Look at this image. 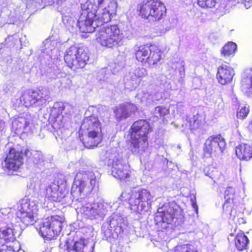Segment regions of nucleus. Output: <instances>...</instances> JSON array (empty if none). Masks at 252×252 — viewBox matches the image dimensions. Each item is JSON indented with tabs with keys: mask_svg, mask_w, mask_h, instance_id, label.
<instances>
[{
	"mask_svg": "<svg viewBox=\"0 0 252 252\" xmlns=\"http://www.w3.org/2000/svg\"><path fill=\"white\" fill-rule=\"evenodd\" d=\"M175 252H198L188 245L177 246Z\"/></svg>",
	"mask_w": 252,
	"mask_h": 252,
	"instance_id": "4c0bfd02",
	"label": "nucleus"
},
{
	"mask_svg": "<svg viewBox=\"0 0 252 252\" xmlns=\"http://www.w3.org/2000/svg\"><path fill=\"white\" fill-rule=\"evenodd\" d=\"M50 94L49 90L44 88L24 94L17 102L26 107L31 106H41L44 105L50 98Z\"/></svg>",
	"mask_w": 252,
	"mask_h": 252,
	"instance_id": "9b49d317",
	"label": "nucleus"
},
{
	"mask_svg": "<svg viewBox=\"0 0 252 252\" xmlns=\"http://www.w3.org/2000/svg\"><path fill=\"white\" fill-rule=\"evenodd\" d=\"M226 4L224 7L226 9L235 5L236 4L240 3V0H226Z\"/></svg>",
	"mask_w": 252,
	"mask_h": 252,
	"instance_id": "a19ab883",
	"label": "nucleus"
},
{
	"mask_svg": "<svg viewBox=\"0 0 252 252\" xmlns=\"http://www.w3.org/2000/svg\"><path fill=\"white\" fill-rule=\"evenodd\" d=\"M127 226V222L118 214H114L107 220L102 226V231L106 238H110L115 232L117 235L123 232Z\"/></svg>",
	"mask_w": 252,
	"mask_h": 252,
	"instance_id": "4468645a",
	"label": "nucleus"
},
{
	"mask_svg": "<svg viewBox=\"0 0 252 252\" xmlns=\"http://www.w3.org/2000/svg\"><path fill=\"white\" fill-rule=\"evenodd\" d=\"M24 154L35 164L41 163L43 161V155L40 151H32L31 152L29 150L26 149Z\"/></svg>",
	"mask_w": 252,
	"mask_h": 252,
	"instance_id": "bb28decb",
	"label": "nucleus"
},
{
	"mask_svg": "<svg viewBox=\"0 0 252 252\" xmlns=\"http://www.w3.org/2000/svg\"><path fill=\"white\" fill-rule=\"evenodd\" d=\"M126 56L124 53L120 54L117 58L116 63H117L120 68L124 66L126 62Z\"/></svg>",
	"mask_w": 252,
	"mask_h": 252,
	"instance_id": "58836bf2",
	"label": "nucleus"
},
{
	"mask_svg": "<svg viewBox=\"0 0 252 252\" xmlns=\"http://www.w3.org/2000/svg\"><path fill=\"white\" fill-rule=\"evenodd\" d=\"M249 109L246 106L241 107L237 112V117L238 119H244L249 113Z\"/></svg>",
	"mask_w": 252,
	"mask_h": 252,
	"instance_id": "c9c22d12",
	"label": "nucleus"
},
{
	"mask_svg": "<svg viewBox=\"0 0 252 252\" xmlns=\"http://www.w3.org/2000/svg\"><path fill=\"white\" fill-rule=\"evenodd\" d=\"M96 184V176L92 168L78 172L71 189L72 202L78 205L76 210L91 220L103 218L108 212L110 204L103 200L90 203L87 197Z\"/></svg>",
	"mask_w": 252,
	"mask_h": 252,
	"instance_id": "f03ea898",
	"label": "nucleus"
},
{
	"mask_svg": "<svg viewBox=\"0 0 252 252\" xmlns=\"http://www.w3.org/2000/svg\"><path fill=\"white\" fill-rule=\"evenodd\" d=\"M32 117L29 114H23L12 121V126L17 133L28 132L30 129V126L32 123Z\"/></svg>",
	"mask_w": 252,
	"mask_h": 252,
	"instance_id": "6ab92c4d",
	"label": "nucleus"
},
{
	"mask_svg": "<svg viewBox=\"0 0 252 252\" xmlns=\"http://www.w3.org/2000/svg\"><path fill=\"white\" fill-rule=\"evenodd\" d=\"M30 188H32V187H33V188H35V186L34 185L33 186V185H32V184H31L30 185Z\"/></svg>",
	"mask_w": 252,
	"mask_h": 252,
	"instance_id": "603ef678",
	"label": "nucleus"
},
{
	"mask_svg": "<svg viewBox=\"0 0 252 252\" xmlns=\"http://www.w3.org/2000/svg\"><path fill=\"white\" fill-rule=\"evenodd\" d=\"M237 49V45L232 42L226 43L221 50V54L223 56H229L235 53Z\"/></svg>",
	"mask_w": 252,
	"mask_h": 252,
	"instance_id": "c756f323",
	"label": "nucleus"
},
{
	"mask_svg": "<svg viewBox=\"0 0 252 252\" xmlns=\"http://www.w3.org/2000/svg\"><path fill=\"white\" fill-rule=\"evenodd\" d=\"M5 125L4 121L0 120V137L3 135L5 132Z\"/></svg>",
	"mask_w": 252,
	"mask_h": 252,
	"instance_id": "37998d69",
	"label": "nucleus"
},
{
	"mask_svg": "<svg viewBox=\"0 0 252 252\" xmlns=\"http://www.w3.org/2000/svg\"><path fill=\"white\" fill-rule=\"evenodd\" d=\"M126 80H128V76H126Z\"/></svg>",
	"mask_w": 252,
	"mask_h": 252,
	"instance_id": "864d4df0",
	"label": "nucleus"
},
{
	"mask_svg": "<svg viewBox=\"0 0 252 252\" xmlns=\"http://www.w3.org/2000/svg\"><path fill=\"white\" fill-rule=\"evenodd\" d=\"M192 206L196 210V212H197V206L196 202H192Z\"/></svg>",
	"mask_w": 252,
	"mask_h": 252,
	"instance_id": "3c124183",
	"label": "nucleus"
},
{
	"mask_svg": "<svg viewBox=\"0 0 252 252\" xmlns=\"http://www.w3.org/2000/svg\"><path fill=\"white\" fill-rule=\"evenodd\" d=\"M242 90L249 94H252V69L249 75L243 77L241 81Z\"/></svg>",
	"mask_w": 252,
	"mask_h": 252,
	"instance_id": "cd10ccee",
	"label": "nucleus"
},
{
	"mask_svg": "<svg viewBox=\"0 0 252 252\" xmlns=\"http://www.w3.org/2000/svg\"><path fill=\"white\" fill-rule=\"evenodd\" d=\"M240 3H243L245 7L248 9L252 5V0H240Z\"/></svg>",
	"mask_w": 252,
	"mask_h": 252,
	"instance_id": "c03bdc74",
	"label": "nucleus"
},
{
	"mask_svg": "<svg viewBox=\"0 0 252 252\" xmlns=\"http://www.w3.org/2000/svg\"><path fill=\"white\" fill-rule=\"evenodd\" d=\"M225 146V141L220 134L213 135L206 140L203 151L207 157L216 156L223 152Z\"/></svg>",
	"mask_w": 252,
	"mask_h": 252,
	"instance_id": "2eb2a0df",
	"label": "nucleus"
},
{
	"mask_svg": "<svg viewBox=\"0 0 252 252\" xmlns=\"http://www.w3.org/2000/svg\"><path fill=\"white\" fill-rule=\"evenodd\" d=\"M154 196L146 189L133 190L131 194L126 191L122 193L120 200L129 201L130 209L134 212L142 213L148 211L153 201Z\"/></svg>",
	"mask_w": 252,
	"mask_h": 252,
	"instance_id": "20e7f679",
	"label": "nucleus"
},
{
	"mask_svg": "<svg viewBox=\"0 0 252 252\" xmlns=\"http://www.w3.org/2000/svg\"><path fill=\"white\" fill-rule=\"evenodd\" d=\"M21 42V40L19 37H16L14 36H9L7 38L5 39L4 43H2L4 46H6L7 48H11L14 47L16 45L19 44Z\"/></svg>",
	"mask_w": 252,
	"mask_h": 252,
	"instance_id": "473e14b6",
	"label": "nucleus"
},
{
	"mask_svg": "<svg viewBox=\"0 0 252 252\" xmlns=\"http://www.w3.org/2000/svg\"><path fill=\"white\" fill-rule=\"evenodd\" d=\"M16 21V20L15 18H11L7 20V23L9 24H14Z\"/></svg>",
	"mask_w": 252,
	"mask_h": 252,
	"instance_id": "de8ad7c7",
	"label": "nucleus"
},
{
	"mask_svg": "<svg viewBox=\"0 0 252 252\" xmlns=\"http://www.w3.org/2000/svg\"><path fill=\"white\" fill-rule=\"evenodd\" d=\"M37 201L25 197L21 201L17 215L25 225H32L37 219Z\"/></svg>",
	"mask_w": 252,
	"mask_h": 252,
	"instance_id": "9d476101",
	"label": "nucleus"
},
{
	"mask_svg": "<svg viewBox=\"0 0 252 252\" xmlns=\"http://www.w3.org/2000/svg\"><path fill=\"white\" fill-rule=\"evenodd\" d=\"M136 59L149 65L155 64L161 58V53L155 45H135L134 47Z\"/></svg>",
	"mask_w": 252,
	"mask_h": 252,
	"instance_id": "f8f14e48",
	"label": "nucleus"
},
{
	"mask_svg": "<svg viewBox=\"0 0 252 252\" xmlns=\"http://www.w3.org/2000/svg\"><path fill=\"white\" fill-rule=\"evenodd\" d=\"M169 110L166 107L162 106H158L155 108L153 111L154 117L157 119L164 117L168 114Z\"/></svg>",
	"mask_w": 252,
	"mask_h": 252,
	"instance_id": "2f4dec72",
	"label": "nucleus"
},
{
	"mask_svg": "<svg viewBox=\"0 0 252 252\" xmlns=\"http://www.w3.org/2000/svg\"><path fill=\"white\" fill-rule=\"evenodd\" d=\"M248 128L249 130L252 133V119L249 122Z\"/></svg>",
	"mask_w": 252,
	"mask_h": 252,
	"instance_id": "09e8293b",
	"label": "nucleus"
},
{
	"mask_svg": "<svg viewBox=\"0 0 252 252\" xmlns=\"http://www.w3.org/2000/svg\"><path fill=\"white\" fill-rule=\"evenodd\" d=\"M62 20L64 24L73 26V21H71V18L69 17L67 15H65V14H63Z\"/></svg>",
	"mask_w": 252,
	"mask_h": 252,
	"instance_id": "79ce46f5",
	"label": "nucleus"
},
{
	"mask_svg": "<svg viewBox=\"0 0 252 252\" xmlns=\"http://www.w3.org/2000/svg\"><path fill=\"white\" fill-rule=\"evenodd\" d=\"M203 119V116L197 113L189 120V128L195 129L199 128L202 123Z\"/></svg>",
	"mask_w": 252,
	"mask_h": 252,
	"instance_id": "7c9ffc66",
	"label": "nucleus"
},
{
	"mask_svg": "<svg viewBox=\"0 0 252 252\" xmlns=\"http://www.w3.org/2000/svg\"><path fill=\"white\" fill-rule=\"evenodd\" d=\"M101 155L102 160L107 161L108 166L111 167L112 175L121 180H125L129 176V166L122 159V156L117 152L116 148L103 151Z\"/></svg>",
	"mask_w": 252,
	"mask_h": 252,
	"instance_id": "423d86ee",
	"label": "nucleus"
},
{
	"mask_svg": "<svg viewBox=\"0 0 252 252\" xmlns=\"http://www.w3.org/2000/svg\"><path fill=\"white\" fill-rule=\"evenodd\" d=\"M136 109V106L132 103L121 104L114 110L115 118L118 122L126 120L133 114Z\"/></svg>",
	"mask_w": 252,
	"mask_h": 252,
	"instance_id": "aec40b11",
	"label": "nucleus"
},
{
	"mask_svg": "<svg viewBox=\"0 0 252 252\" xmlns=\"http://www.w3.org/2000/svg\"><path fill=\"white\" fill-rule=\"evenodd\" d=\"M219 0H198V5L203 8H212Z\"/></svg>",
	"mask_w": 252,
	"mask_h": 252,
	"instance_id": "f704fd0d",
	"label": "nucleus"
},
{
	"mask_svg": "<svg viewBox=\"0 0 252 252\" xmlns=\"http://www.w3.org/2000/svg\"><path fill=\"white\" fill-rule=\"evenodd\" d=\"M155 221L160 228H168L169 224L179 225L183 221L181 211L175 204H165L158 209Z\"/></svg>",
	"mask_w": 252,
	"mask_h": 252,
	"instance_id": "0eeeda50",
	"label": "nucleus"
},
{
	"mask_svg": "<svg viewBox=\"0 0 252 252\" xmlns=\"http://www.w3.org/2000/svg\"><path fill=\"white\" fill-rule=\"evenodd\" d=\"M117 7L114 0H88L81 3L80 14L76 24L82 32H93L99 28L96 39L103 46L112 48L121 46L125 36L117 25L99 27L111 20Z\"/></svg>",
	"mask_w": 252,
	"mask_h": 252,
	"instance_id": "f257e3e1",
	"label": "nucleus"
},
{
	"mask_svg": "<svg viewBox=\"0 0 252 252\" xmlns=\"http://www.w3.org/2000/svg\"><path fill=\"white\" fill-rule=\"evenodd\" d=\"M180 67L179 68V70L180 73V74H182L183 73H184L185 68V62L183 61H182L179 63Z\"/></svg>",
	"mask_w": 252,
	"mask_h": 252,
	"instance_id": "a18cd8bd",
	"label": "nucleus"
},
{
	"mask_svg": "<svg viewBox=\"0 0 252 252\" xmlns=\"http://www.w3.org/2000/svg\"><path fill=\"white\" fill-rule=\"evenodd\" d=\"M58 104H54L51 108L50 121L52 123V127L55 130H58L63 127L64 125L63 116L60 113V107H58Z\"/></svg>",
	"mask_w": 252,
	"mask_h": 252,
	"instance_id": "4be33fe9",
	"label": "nucleus"
},
{
	"mask_svg": "<svg viewBox=\"0 0 252 252\" xmlns=\"http://www.w3.org/2000/svg\"><path fill=\"white\" fill-rule=\"evenodd\" d=\"M95 242L80 239L74 242L66 241L67 252H94Z\"/></svg>",
	"mask_w": 252,
	"mask_h": 252,
	"instance_id": "f3484780",
	"label": "nucleus"
},
{
	"mask_svg": "<svg viewBox=\"0 0 252 252\" xmlns=\"http://www.w3.org/2000/svg\"><path fill=\"white\" fill-rule=\"evenodd\" d=\"M68 193V190L65 188V185L60 187L55 183H52L46 188V196L49 200L60 202Z\"/></svg>",
	"mask_w": 252,
	"mask_h": 252,
	"instance_id": "a211bd4d",
	"label": "nucleus"
},
{
	"mask_svg": "<svg viewBox=\"0 0 252 252\" xmlns=\"http://www.w3.org/2000/svg\"><path fill=\"white\" fill-rule=\"evenodd\" d=\"M64 219L59 216H53L44 219L40 227V233L44 238L52 239L58 235L62 230Z\"/></svg>",
	"mask_w": 252,
	"mask_h": 252,
	"instance_id": "ddd939ff",
	"label": "nucleus"
},
{
	"mask_svg": "<svg viewBox=\"0 0 252 252\" xmlns=\"http://www.w3.org/2000/svg\"><path fill=\"white\" fill-rule=\"evenodd\" d=\"M79 134H87L88 140L84 141V146L93 148L101 141V126L98 118L93 115L85 118L82 124Z\"/></svg>",
	"mask_w": 252,
	"mask_h": 252,
	"instance_id": "39448f33",
	"label": "nucleus"
},
{
	"mask_svg": "<svg viewBox=\"0 0 252 252\" xmlns=\"http://www.w3.org/2000/svg\"><path fill=\"white\" fill-rule=\"evenodd\" d=\"M234 75L233 69L227 65L223 64L218 68L217 78L219 82L222 85L230 83Z\"/></svg>",
	"mask_w": 252,
	"mask_h": 252,
	"instance_id": "412c9836",
	"label": "nucleus"
},
{
	"mask_svg": "<svg viewBox=\"0 0 252 252\" xmlns=\"http://www.w3.org/2000/svg\"><path fill=\"white\" fill-rule=\"evenodd\" d=\"M148 122L145 120L135 121L131 126L129 132L130 134V150L132 153L137 154L144 151L148 143L147 135L151 130Z\"/></svg>",
	"mask_w": 252,
	"mask_h": 252,
	"instance_id": "7ed1b4c3",
	"label": "nucleus"
},
{
	"mask_svg": "<svg viewBox=\"0 0 252 252\" xmlns=\"http://www.w3.org/2000/svg\"><path fill=\"white\" fill-rule=\"evenodd\" d=\"M233 203H231V204H228V208H226V207L225 208V209L223 210L224 211H226V212H227V211H229V215H230V217L232 219V220H234L236 216V214H237V211H236V210L235 208H234V206H232V204Z\"/></svg>",
	"mask_w": 252,
	"mask_h": 252,
	"instance_id": "ea45409f",
	"label": "nucleus"
},
{
	"mask_svg": "<svg viewBox=\"0 0 252 252\" xmlns=\"http://www.w3.org/2000/svg\"><path fill=\"white\" fill-rule=\"evenodd\" d=\"M130 75L131 79V85L133 87H135L137 84L136 79L146 76L147 75V72L144 68L137 67L132 72H130Z\"/></svg>",
	"mask_w": 252,
	"mask_h": 252,
	"instance_id": "a878e982",
	"label": "nucleus"
},
{
	"mask_svg": "<svg viewBox=\"0 0 252 252\" xmlns=\"http://www.w3.org/2000/svg\"><path fill=\"white\" fill-rule=\"evenodd\" d=\"M23 154L14 148L10 149L6 157L2 162L4 169L17 170L23 163Z\"/></svg>",
	"mask_w": 252,
	"mask_h": 252,
	"instance_id": "dca6fc26",
	"label": "nucleus"
},
{
	"mask_svg": "<svg viewBox=\"0 0 252 252\" xmlns=\"http://www.w3.org/2000/svg\"><path fill=\"white\" fill-rule=\"evenodd\" d=\"M235 189L233 188L230 187H228L224 192V199H225V202L223 206V209L224 210L225 208H228V204L234 203V195Z\"/></svg>",
	"mask_w": 252,
	"mask_h": 252,
	"instance_id": "c85d7f7f",
	"label": "nucleus"
},
{
	"mask_svg": "<svg viewBox=\"0 0 252 252\" xmlns=\"http://www.w3.org/2000/svg\"><path fill=\"white\" fill-rule=\"evenodd\" d=\"M237 157L242 160H249L252 158V147L245 143H241L236 147Z\"/></svg>",
	"mask_w": 252,
	"mask_h": 252,
	"instance_id": "5701e85b",
	"label": "nucleus"
},
{
	"mask_svg": "<svg viewBox=\"0 0 252 252\" xmlns=\"http://www.w3.org/2000/svg\"><path fill=\"white\" fill-rule=\"evenodd\" d=\"M249 243V241L248 237L243 233L237 234L235 239V245L239 251L247 249Z\"/></svg>",
	"mask_w": 252,
	"mask_h": 252,
	"instance_id": "393cba45",
	"label": "nucleus"
},
{
	"mask_svg": "<svg viewBox=\"0 0 252 252\" xmlns=\"http://www.w3.org/2000/svg\"><path fill=\"white\" fill-rule=\"evenodd\" d=\"M55 104H58V107H60V113L62 112V114L63 113L65 114L70 115L74 112V108L72 105L69 104L68 103L61 104L58 103H56Z\"/></svg>",
	"mask_w": 252,
	"mask_h": 252,
	"instance_id": "72a5a7b5",
	"label": "nucleus"
},
{
	"mask_svg": "<svg viewBox=\"0 0 252 252\" xmlns=\"http://www.w3.org/2000/svg\"><path fill=\"white\" fill-rule=\"evenodd\" d=\"M57 44V42L56 41H53L51 42L50 39H47L46 40L45 46H47L48 48H49L48 47V45L49 44H52L53 46H54L55 44Z\"/></svg>",
	"mask_w": 252,
	"mask_h": 252,
	"instance_id": "49530a36",
	"label": "nucleus"
},
{
	"mask_svg": "<svg viewBox=\"0 0 252 252\" xmlns=\"http://www.w3.org/2000/svg\"><path fill=\"white\" fill-rule=\"evenodd\" d=\"M161 97H162V96L160 94H159V97H158V98L156 97V96H154V97L153 96L152 101H154L155 100H158L160 99V98H161Z\"/></svg>",
	"mask_w": 252,
	"mask_h": 252,
	"instance_id": "8fccbe9b",
	"label": "nucleus"
},
{
	"mask_svg": "<svg viewBox=\"0 0 252 252\" xmlns=\"http://www.w3.org/2000/svg\"><path fill=\"white\" fill-rule=\"evenodd\" d=\"M139 8L142 18L154 21L160 20L166 12L165 5L159 0H143Z\"/></svg>",
	"mask_w": 252,
	"mask_h": 252,
	"instance_id": "6e6552de",
	"label": "nucleus"
},
{
	"mask_svg": "<svg viewBox=\"0 0 252 252\" xmlns=\"http://www.w3.org/2000/svg\"><path fill=\"white\" fill-rule=\"evenodd\" d=\"M157 233L158 237V241L166 240V238L167 237L166 230L167 228H160L158 225H157Z\"/></svg>",
	"mask_w": 252,
	"mask_h": 252,
	"instance_id": "e433bc0d",
	"label": "nucleus"
},
{
	"mask_svg": "<svg viewBox=\"0 0 252 252\" xmlns=\"http://www.w3.org/2000/svg\"><path fill=\"white\" fill-rule=\"evenodd\" d=\"M15 239L14 229L10 226L0 227V244L3 245Z\"/></svg>",
	"mask_w": 252,
	"mask_h": 252,
	"instance_id": "b1692460",
	"label": "nucleus"
},
{
	"mask_svg": "<svg viewBox=\"0 0 252 252\" xmlns=\"http://www.w3.org/2000/svg\"><path fill=\"white\" fill-rule=\"evenodd\" d=\"M64 60L67 66L75 70L84 67L89 57L83 47L71 46L66 50Z\"/></svg>",
	"mask_w": 252,
	"mask_h": 252,
	"instance_id": "1a4fd4ad",
	"label": "nucleus"
}]
</instances>
